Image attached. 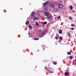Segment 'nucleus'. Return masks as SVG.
Returning a JSON list of instances; mask_svg holds the SVG:
<instances>
[{
    "mask_svg": "<svg viewBox=\"0 0 76 76\" xmlns=\"http://www.w3.org/2000/svg\"><path fill=\"white\" fill-rule=\"evenodd\" d=\"M47 18L48 20H53V17L51 15H49L47 17Z\"/></svg>",
    "mask_w": 76,
    "mask_h": 76,
    "instance_id": "1",
    "label": "nucleus"
},
{
    "mask_svg": "<svg viewBox=\"0 0 76 76\" xmlns=\"http://www.w3.org/2000/svg\"><path fill=\"white\" fill-rule=\"evenodd\" d=\"M48 3H49V1H46L43 4V7L46 6L47 5V4H48Z\"/></svg>",
    "mask_w": 76,
    "mask_h": 76,
    "instance_id": "2",
    "label": "nucleus"
},
{
    "mask_svg": "<svg viewBox=\"0 0 76 76\" xmlns=\"http://www.w3.org/2000/svg\"><path fill=\"white\" fill-rule=\"evenodd\" d=\"M44 14L46 16L48 17V16H49L50 14L48 12H47L46 11H45L44 12Z\"/></svg>",
    "mask_w": 76,
    "mask_h": 76,
    "instance_id": "3",
    "label": "nucleus"
},
{
    "mask_svg": "<svg viewBox=\"0 0 76 76\" xmlns=\"http://www.w3.org/2000/svg\"><path fill=\"white\" fill-rule=\"evenodd\" d=\"M50 6L51 7H55V6H54V5L51 3H49V4Z\"/></svg>",
    "mask_w": 76,
    "mask_h": 76,
    "instance_id": "4",
    "label": "nucleus"
},
{
    "mask_svg": "<svg viewBox=\"0 0 76 76\" xmlns=\"http://www.w3.org/2000/svg\"><path fill=\"white\" fill-rule=\"evenodd\" d=\"M58 7L60 9H62V8L63 7V5H62L61 4H59L58 5Z\"/></svg>",
    "mask_w": 76,
    "mask_h": 76,
    "instance_id": "5",
    "label": "nucleus"
},
{
    "mask_svg": "<svg viewBox=\"0 0 76 76\" xmlns=\"http://www.w3.org/2000/svg\"><path fill=\"white\" fill-rule=\"evenodd\" d=\"M53 11L54 12H56L57 11V9L56 8H54L53 10Z\"/></svg>",
    "mask_w": 76,
    "mask_h": 76,
    "instance_id": "6",
    "label": "nucleus"
},
{
    "mask_svg": "<svg viewBox=\"0 0 76 76\" xmlns=\"http://www.w3.org/2000/svg\"><path fill=\"white\" fill-rule=\"evenodd\" d=\"M44 9L45 10V11H47L48 10V7L47 6H45Z\"/></svg>",
    "mask_w": 76,
    "mask_h": 76,
    "instance_id": "7",
    "label": "nucleus"
},
{
    "mask_svg": "<svg viewBox=\"0 0 76 76\" xmlns=\"http://www.w3.org/2000/svg\"><path fill=\"white\" fill-rule=\"evenodd\" d=\"M31 16L32 17H34V16H35V12H33L31 13Z\"/></svg>",
    "mask_w": 76,
    "mask_h": 76,
    "instance_id": "8",
    "label": "nucleus"
},
{
    "mask_svg": "<svg viewBox=\"0 0 76 76\" xmlns=\"http://www.w3.org/2000/svg\"><path fill=\"white\" fill-rule=\"evenodd\" d=\"M53 63L55 65H56V64H57V61H54L53 62Z\"/></svg>",
    "mask_w": 76,
    "mask_h": 76,
    "instance_id": "9",
    "label": "nucleus"
},
{
    "mask_svg": "<svg viewBox=\"0 0 76 76\" xmlns=\"http://www.w3.org/2000/svg\"><path fill=\"white\" fill-rule=\"evenodd\" d=\"M68 37H69V38H70V37H71V34H70V33L69 32H68Z\"/></svg>",
    "mask_w": 76,
    "mask_h": 76,
    "instance_id": "10",
    "label": "nucleus"
},
{
    "mask_svg": "<svg viewBox=\"0 0 76 76\" xmlns=\"http://www.w3.org/2000/svg\"><path fill=\"white\" fill-rule=\"evenodd\" d=\"M62 30H60L59 31L58 33H59V34H62Z\"/></svg>",
    "mask_w": 76,
    "mask_h": 76,
    "instance_id": "11",
    "label": "nucleus"
},
{
    "mask_svg": "<svg viewBox=\"0 0 76 76\" xmlns=\"http://www.w3.org/2000/svg\"><path fill=\"white\" fill-rule=\"evenodd\" d=\"M69 9H70L71 10H72L73 9V6L72 5H70L69 6Z\"/></svg>",
    "mask_w": 76,
    "mask_h": 76,
    "instance_id": "12",
    "label": "nucleus"
},
{
    "mask_svg": "<svg viewBox=\"0 0 76 76\" xmlns=\"http://www.w3.org/2000/svg\"><path fill=\"white\" fill-rule=\"evenodd\" d=\"M28 27L30 29H32V26L31 25H29L28 26Z\"/></svg>",
    "mask_w": 76,
    "mask_h": 76,
    "instance_id": "13",
    "label": "nucleus"
},
{
    "mask_svg": "<svg viewBox=\"0 0 76 76\" xmlns=\"http://www.w3.org/2000/svg\"><path fill=\"white\" fill-rule=\"evenodd\" d=\"M69 75V72H66L65 73V75L67 76Z\"/></svg>",
    "mask_w": 76,
    "mask_h": 76,
    "instance_id": "14",
    "label": "nucleus"
},
{
    "mask_svg": "<svg viewBox=\"0 0 76 76\" xmlns=\"http://www.w3.org/2000/svg\"><path fill=\"white\" fill-rule=\"evenodd\" d=\"M34 19H35V20H37V19H39V18H38V17H36L34 18Z\"/></svg>",
    "mask_w": 76,
    "mask_h": 76,
    "instance_id": "15",
    "label": "nucleus"
},
{
    "mask_svg": "<svg viewBox=\"0 0 76 76\" xmlns=\"http://www.w3.org/2000/svg\"><path fill=\"white\" fill-rule=\"evenodd\" d=\"M29 21H27L26 23V25H28L29 24Z\"/></svg>",
    "mask_w": 76,
    "mask_h": 76,
    "instance_id": "16",
    "label": "nucleus"
},
{
    "mask_svg": "<svg viewBox=\"0 0 76 76\" xmlns=\"http://www.w3.org/2000/svg\"><path fill=\"white\" fill-rule=\"evenodd\" d=\"M35 24L36 25H37V26H39V24H38V23L37 22H35Z\"/></svg>",
    "mask_w": 76,
    "mask_h": 76,
    "instance_id": "17",
    "label": "nucleus"
},
{
    "mask_svg": "<svg viewBox=\"0 0 76 76\" xmlns=\"http://www.w3.org/2000/svg\"><path fill=\"white\" fill-rule=\"evenodd\" d=\"M67 54L68 55H70V54H71V53L69 52H67Z\"/></svg>",
    "mask_w": 76,
    "mask_h": 76,
    "instance_id": "18",
    "label": "nucleus"
},
{
    "mask_svg": "<svg viewBox=\"0 0 76 76\" xmlns=\"http://www.w3.org/2000/svg\"><path fill=\"white\" fill-rule=\"evenodd\" d=\"M69 19H70L71 20H73V18L71 17H69Z\"/></svg>",
    "mask_w": 76,
    "mask_h": 76,
    "instance_id": "19",
    "label": "nucleus"
},
{
    "mask_svg": "<svg viewBox=\"0 0 76 76\" xmlns=\"http://www.w3.org/2000/svg\"><path fill=\"white\" fill-rule=\"evenodd\" d=\"M58 35H57V36H56L55 37V39H58Z\"/></svg>",
    "mask_w": 76,
    "mask_h": 76,
    "instance_id": "20",
    "label": "nucleus"
},
{
    "mask_svg": "<svg viewBox=\"0 0 76 76\" xmlns=\"http://www.w3.org/2000/svg\"><path fill=\"white\" fill-rule=\"evenodd\" d=\"M34 40H38L39 39V38H35L34 39Z\"/></svg>",
    "mask_w": 76,
    "mask_h": 76,
    "instance_id": "21",
    "label": "nucleus"
},
{
    "mask_svg": "<svg viewBox=\"0 0 76 76\" xmlns=\"http://www.w3.org/2000/svg\"><path fill=\"white\" fill-rule=\"evenodd\" d=\"M71 26H72V27H74V26H75V24H71Z\"/></svg>",
    "mask_w": 76,
    "mask_h": 76,
    "instance_id": "22",
    "label": "nucleus"
},
{
    "mask_svg": "<svg viewBox=\"0 0 76 76\" xmlns=\"http://www.w3.org/2000/svg\"><path fill=\"white\" fill-rule=\"evenodd\" d=\"M47 23V22H44L43 23V26H44V25H46Z\"/></svg>",
    "mask_w": 76,
    "mask_h": 76,
    "instance_id": "23",
    "label": "nucleus"
},
{
    "mask_svg": "<svg viewBox=\"0 0 76 76\" xmlns=\"http://www.w3.org/2000/svg\"><path fill=\"white\" fill-rule=\"evenodd\" d=\"M39 36L41 37H43V35L42 34H39Z\"/></svg>",
    "mask_w": 76,
    "mask_h": 76,
    "instance_id": "24",
    "label": "nucleus"
},
{
    "mask_svg": "<svg viewBox=\"0 0 76 76\" xmlns=\"http://www.w3.org/2000/svg\"><path fill=\"white\" fill-rule=\"evenodd\" d=\"M59 39H60L61 40H62V39H63V38H62V37H59Z\"/></svg>",
    "mask_w": 76,
    "mask_h": 76,
    "instance_id": "25",
    "label": "nucleus"
},
{
    "mask_svg": "<svg viewBox=\"0 0 76 76\" xmlns=\"http://www.w3.org/2000/svg\"><path fill=\"white\" fill-rule=\"evenodd\" d=\"M69 58L70 59H72L73 57H72V56H69Z\"/></svg>",
    "mask_w": 76,
    "mask_h": 76,
    "instance_id": "26",
    "label": "nucleus"
},
{
    "mask_svg": "<svg viewBox=\"0 0 76 76\" xmlns=\"http://www.w3.org/2000/svg\"><path fill=\"white\" fill-rule=\"evenodd\" d=\"M44 32H47V30H44Z\"/></svg>",
    "mask_w": 76,
    "mask_h": 76,
    "instance_id": "27",
    "label": "nucleus"
},
{
    "mask_svg": "<svg viewBox=\"0 0 76 76\" xmlns=\"http://www.w3.org/2000/svg\"><path fill=\"white\" fill-rule=\"evenodd\" d=\"M71 29L72 30H74V28H71Z\"/></svg>",
    "mask_w": 76,
    "mask_h": 76,
    "instance_id": "28",
    "label": "nucleus"
},
{
    "mask_svg": "<svg viewBox=\"0 0 76 76\" xmlns=\"http://www.w3.org/2000/svg\"><path fill=\"white\" fill-rule=\"evenodd\" d=\"M74 42H76V39H75L74 40Z\"/></svg>",
    "mask_w": 76,
    "mask_h": 76,
    "instance_id": "29",
    "label": "nucleus"
},
{
    "mask_svg": "<svg viewBox=\"0 0 76 76\" xmlns=\"http://www.w3.org/2000/svg\"><path fill=\"white\" fill-rule=\"evenodd\" d=\"M42 34H43V35H44L45 34V33H44V32H43L42 33Z\"/></svg>",
    "mask_w": 76,
    "mask_h": 76,
    "instance_id": "30",
    "label": "nucleus"
},
{
    "mask_svg": "<svg viewBox=\"0 0 76 76\" xmlns=\"http://www.w3.org/2000/svg\"><path fill=\"white\" fill-rule=\"evenodd\" d=\"M28 35H31V34H30V33H28Z\"/></svg>",
    "mask_w": 76,
    "mask_h": 76,
    "instance_id": "31",
    "label": "nucleus"
},
{
    "mask_svg": "<svg viewBox=\"0 0 76 76\" xmlns=\"http://www.w3.org/2000/svg\"><path fill=\"white\" fill-rule=\"evenodd\" d=\"M59 18H60V16H59Z\"/></svg>",
    "mask_w": 76,
    "mask_h": 76,
    "instance_id": "32",
    "label": "nucleus"
},
{
    "mask_svg": "<svg viewBox=\"0 0 76 76\" xmlns=\"http://www.w3.org/2000/svg\"><path fill=\"white\" fill-rule=\"evenodd\" d=\"M29 37H31V36H29Z\"/></svg>",
    "mask_w": 76,
    "mask_h": 76,
    "instance_id": "33",
    "label": "nucleus"
},
{
    "mask_svg": "<svg viewBox=\"0 0 76 76\" xmlns=\"http://www.w3.org/2000/svg\"><path fill=\"white\" fill-rule=\"evenodd\" d=\"M75 10H76V7L75 8Z\"/></svg>",
    "mask_w": 76,
    "mask_h": 76,
    "instance_id": "34",
    "label": "nucleus"
},
{
    "mask_svg": "<svg viewBox=\"0 0 76 76\" xmlns=\"http://www.w3.org/2000/svg\"><path fill=\"white\" fill-rule=\"evenodd\" d=\"M75 35H76V34H75Z\"/></svg>",
    "mask_w": 76,
    "mask_h": 76,
    "instance_id": "35",
    "label": "nucleus"
}]
</instances>
